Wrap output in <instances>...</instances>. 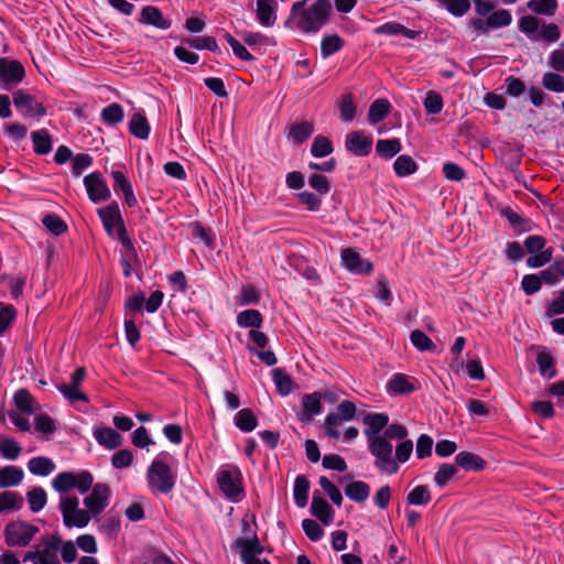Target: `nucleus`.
<instances>
[{"label": "nucleus", "instance_id": "f257e3e1", "mask_svg": "<svg viewBox=\"0 0 564 564\" xmlns=\"http://www.w3.org/2000/svg\"><path fill=\"white\" fill-rule=\"evenodd\" d=\"M304 2H295L292 7V14L297 15V28L304 32L318 31L327 21L332 11L329 0H317L312 7L303 10Z\"/></svg>", "mask_w": 564, "mask_h": 564}, {"label": "nucleus", "instance_id": "f03ea898", "mask_svg": "<svg viewBox=\"0 0 564 564\" xmlns=\"http://www.w3.org/2000/svg\"><path fill=\"white\" fill-rule=\"evenodd\" d=\"M98 216L101 219L104 228L108 236L118 239L122 246L130 252L134 251L133 243L128 236L119 205L111 203L105 207L98 208Z\"/></svg>", "mask_w": 564, "mask_h": 564}, {"label": "nucleus", "instance_id": "7ed1b4c3", "mask_svg": "<svg viewBox=\"0 0 564 564\" xmlns=\"http://www.w3.org/2000/svg\"><path fill=\"white\" fill-rule=\"evenodd\" d=\"M369 442V452L375 457V466L382 474L393 475L400 466L393 459L392 444L382 435L372 437Z\"/></svg>", "mask_w": 564, "mask_h": 564}, {"label": "nucleus", "instance_id": "20e7f679", "mask_svg": "<svg viewBox=\"0 0 564 564\" xmlns=\"http://www.w3.org/2000/svg\"><path fill=\"white\" fill-rule=\"evenodd\" d=\"M62 544V538L58 534H51L42 538L41 542L23 556V562L33 564H59L57 552Z\"/></svg>", "mask_w": 564, "mask_h": 564}, {"label": "nucleus", "instance_id": "39448f33", "mask_svg": "<svg viewBox=\"0 0 564 564\" xmlns=\"http://www.w3.org/2000/svg\"><path fill=\"white\" fill-rule=\"evenodd\" d=\"M59 510L67 528H84L91 519L88 510L79 508V500L74 496H63L59 500Z\"/></svg>", "mask_w": 564, "mask_h": 564}, {"label": "nucleus", "instance_id": "423d86ee", "mask_svg": "<svg viewBox=\"0 0 564 564\" xmlns=\"http://www.w3.org/2000/svg\"><path fill=\"white\" fill-rule=\"evenodd\" d=\"M93 476L90 473L83 470L78 474L73 471L59 473L52 480V487L58 492H67L73 488H77L79 492H87L93 486Z\"/></svg>", "mask_w": 564, "mask_h": 564}, {"label": "nucleus", "instance_id": "0eeeda50", "mask_svg": "<svg viewBox=\"0 0 564 564\" xmlns=\"http://www.w3.org/2000/svg\"><path fill=\"white\" fill-rule=\"evenodd\" d=\"M148 481L151 489L169 494L174 488L175 478L164 462L155 459L148 469Z\"/></svg>", "mask_w": 564, "mask_h": 564}, {"label": "nucleus", "instance_id": "6e6552de", "mask_svg": "<svg viewBox=\"0 0 564 564\" xmlns=\"http://www.w3.org/2000/svg\"><path fill=\"white\" fill-rule=\"evenodd\" d=\"M39 532V528L23 522L13 521L4 528V539L9 546H26L34 535Z\"/></svg>", "mask_w": 564, "mask_h": 564}, {"label": "nucleus", "instance_id": "1a4fd4ad", "mask_svg": "<svg viewBox=\"0 0 564 564\" xmlns=\"http://www.w3.org/2000/svg\"><path fill=\"white\" fill-rule=\"evenodd\" d=\"M221 491L230 499H236L242 492L241 473L238 467L230 466L217 475Z\"/></svg>", "mask_w": 564, "mask_h": 564}, {"label": "nucleus", "instance_id": "9d476101", "mask_svg": "<svg viewBox=\"0 0 564 564\" xmlns=\"http://www.w3.org/2000/svg\"><path fill=\"white\" fill-rule=\"evenodd\" d=\"M25 70L23 65L17 59L0 57V86L10 88L23 80Z\"/></svg>", "mask_w": 564, "mask_h": 564}, {"label": "nucleus", "instance_id": "9b49d317", "mask_svg": "<svg viewBox=\"0 0 564 564\" xmlns=\"http://www.w3.org/2000/svg\"><path fill=\"white\" fill-rule=\"evenodd\" d=\"M110 497V488L106 484H96L91 492L85 497L84 505L86 506L89 514L96 517L101 513L108 506Z\"/></svg>", "mask_w": 564, "mask_h": 564}, {"label": "nucleus", "instance_id": "f8f14e48", "mask_svg": "<svg viewBox=\"0 0 564 564\" xmlns=\"http://www.w3.org/2000/svg\"><path fill=\"white\" fill-rule=\"evenodd\" d=\"M235 546L239 550L241 560L245 564H270L268 560L259 558L263 549L257 538L238 539Z\"/></svg>", "mask_w": 564, "mask_h": 564}, {"label": "nucleus", "instance_id": "ddd939ff", "mask_svg": "<svg viewBox=\"0 0 564 564\" xmlns=\"http://www.w3.org/2000/svg\"><path fill=\"white\" fill-rule=\"evenodd\" d=\"M84 184L91 202L98 203L110 197V189L99 173H90L84 177Z\"/></svg>", "mask_w": 564, "mask_h": 564}, {"label": "nucleus", "instance_id": "4468645a", "mask_svg": "<svg viewBox=\"0 0 564 564\" xmlns=\"http://www.w3.org/2000/svg\"><path fill=\"white\" fill-rule=\"evenodd\" d=\"M14 106L30 117H42L45 115L44 106L33 96L18 90L13 94Z\"/></svg>", "mask_w": 564, "mask_h": 564}, {"label": "nucleus", "instance_id": "2eb2a0df", "mask_svg": "<svg viewBox=\"0 0 564 564\" xmlns=\"http://www.w3.org/2000/svg\"><path fill=\"white\" fill-rule=\"evenodd\" d=\"M341 260L344 265L354 273H370L373 269L370 261L361 258V256L351 248H347L341 251Z\"/></svg>", "mask_w": 564, "mask_h": 564}, {"label": "nucleus", "instance_id": "dca6fc26", "mask_svg": "<svg viewBox=\"0 0 564 564\" xmlns=\"http://www.w3.org/2000/svg\"><path fill=\"white\" fill-rule=\"evenodd\" d=\"M372 139L361 131H354L346 137V148L356 155L364 156L371 151Z\"/></svg>", "mask_w": 564, "mask_h": 564}, {"label": "nucleus", "instance_id": "f3484780", "mask_svg": "<svg viewBox=\"0 0 564 564\" xmlns=\"http://www.w3.org/2000/svg\"><path fill=\"white\" fill-rule=\"evenodd\" d=\"M278 3L275 0H257L256 14L262 26L270 28L276 21Z\"/></svg>", "mask_w": 564, "mask_h": 564}, {"label": "nucleus", "instance_id": "a211bd4d", "mask_svg": "<svg viewBox=\"0 0 564 564\" xmlns=\"http://www.w3.org/2000/svg\"><path fill=\"white\" fill-rule=\"evenodd\" d=\"M140 23L153 25L161 30H167L171 28V20L165 19L162 12L153 6H147L141 10Z\"/></svg>", "mask_w": 564, "mask_h": 564}, {"label": "nucleus", "instance_id": "6ab92c4d", "mask_svg": "<svg viewBox=\"0 0 564 564\" xmlns=\"http://www.w3.org/2000/svg\"><path fill=\"white\" fill-rule=\"evenodd\" d=\"M302 406L303 410L299 414V419L302 422H311L313 416L322 411L321 394L317 392L305 394L302 399Z\"/></svg>", "mask_w": 564, "mask_h": 564}, {"label": "nucleus", "instance_id": "aec40b11", "mask_svg": "<svg viewBox=\"0 0 564 564\" xmlns=\"http://www.w3.org/2000/svg\"><path fill=\"white\" fill-rule=\"evenodd\" d=\"M311 512L325 525L330 524V522L334 519V511L332 507L324 498L319 496H313L311 503Z\"/></svg>", "mask_w": 564, "mask_h": 564}, {"label": "nucleus", "instance_id": "412c9836", "mask_svg": "<svg viewBox=\"0 0 564 564\" xmlns=\"http://www.w3.org/2000/svg\"><path fill=\"white\" fill-rule=\"evenodd\" d=\"M389 417L384 413L365 414L364 423L367 425L365 435L368 441L376 437L378 433L388 424Z\"/></svg>", "mask_w": 564, "mask_h": 564}, {"label": "nucleus", "instance_id": "4be33fe9", "mask_svg": "<svg viewBox=\"0 0 564 564\" xmlns=\"http://www.w3.org/2000/svg\"><path fill=\"white\" fill-rule=\"evenodd\" d=\"M94 435L100 445L109 449H113L122 443L121 435L111 427L97 429Z\"/></svg>", "mask_w": 564, "mask_h": 564}, {"label": "nucleus", "instance_id": "5701e85b", "mask_svg": "<svg viewBox=\"0 0 564 564\" xmlns=\"http://www.w3.org/2000/svg\"><path fill=\"white\" fill-rule=\"evenodd\" d=\"M375 33L376 34H386V35L402 34L405 37L413 40L416 36H419L421 32L410 30L400 23L387 22V23L376 28Z\"/></svg>", "mask_w": 564, "mask_h": 564}, {"label": "nucleus", "instance_id": "b1692460", "mask_svg": "<svg viewBox=\"0 0 564 564\" xmlns=\"http://www.w3.org/2000/svg\"><path fill=\"white\" fill-rule=\"evenodd\" d=\"M456 464L466 470H482L486 462L470 452H460L456 455Z\"/></svg>", "mask_w": 564, "mask_h": 564}, {"label": "nucleus", "instance_id": "393cba45", "mask_svg": "<svg viewBox=\"0 0 564 564\" xmlns=\"http://www.w3.org/2000/svg\"><path fill=\"white\" fill-rule=\"evenodd\" d=\"M345 494L355 502H364L370 495V487L361 480L352 481L345 487Z\"/></svg>", "mask_w": 564, "mask_h": 564}, {"label": "nucleus", "instance_id": "a878e982", "mask_svg": "<svg viewBox=\"0 0 564 564\" xmlns=\"http://www.w3.org/2000/svg\"><path fill=\"white\" fill-rule=\"evenodd\" d=\"M129 130L134 137L147 140L150 133V124L143 115L135 112L129 121Z\"/></svg>", "mask_w": 564, "mask_h": 564}, {"label": "nucleus", "instance_id": "bb28decb", "mask_svg": "<svg viewBox=\"0 0 564 564\" xmlns=\"http://www.w3.org/2000/svg\"><path fill=\"white\" fill-rule=\"evenodd\" d=\"M23 470L17 466H6L0 469V487L18 486L23 479Z\"/></svg>", "mask_w": 564, "mask_h": 564}, {"label": "nucleus", "instance_id": "cd10ccee", "mask_svg": "<svg viewBox=\"0 0 564 564\" xmlns=\"http://www.w3.org/2000/svg\"><path fill=\"white\" fill-rule=\"evenodd\" d=\"M415 387L410 379L402 373L394 375L388 382V390L393 394H405L414 391Z\"/></svg>", "mask_w": 564, "mask_h": 564}, {"label": "nucleus", "instance_id": "c85d7f7f", "mask_svg": "<svg viewBox=\"0 0 564 564\" xmlns=\"http://www.w3.org/2000/svg\"><path fill=\"white\" fill-rule=\"evenodd\" d=\"M28 468L33 475L48 476L55 469V464L52 459L40 456L30 459Z\"/></svg>", "mask_w": 564, "mask_h": 564}, {"label": "nucleus", "instance_id": "c756f323", "mask_svg": "<svg viewBox=\"0 0 564 564\" xmlns=\"http://www.w3.org/2000/svg\"><path fill=\"white\" fill-rule=\"evenodd\" d=\"M390 102L387 99H377L369 108L368 120L375 124L384 119L390 112Z\"/></svg>", "mask_w": 564, "mask_h": 564}, {"label": "nucleus", "instance_id": "7c9ffc66", "mask_svg": "<svg viewBox=\"0 0 564 564\" xmlns=\"http://www.w3.org/2000/svg\"><path fill=\"white\" fill-rule=\"evenodd\" d=\"M402 150L399 139L378 140L376 151L384 159H391Z\"/></svg>", "mask_w": 564, "mask_h": 564}, {"label": "nucleus", "instance_id": "2f4dec72", "mask_svg": "<svg viewBox=\"0 0 564 564\" xmlns=\"http://www.w3.org/2000/svg\"><path fill=\"white\" fill-rule=\"evenodd\" d=\"M32 140L34 144V151L37 154H47L52 150V139L47 130L42 129L32 132Z\"/></svg>", "mask_w": 564, "mask_h": 564}, {"label": "nucleus", "instance_id": "473e14b6", "mask_svg": "<svg viewBox=\"0 0 564 564\" xmlns=\"http://www.w3.org/2000/svg\"><path fill=\"white\" fill-rule=\"evenodd\" d=\"M313 131H314L313 123L307 122V121H303V122L294 123V124L291 126L289 137L295 143H302L307 138L311 137Z\"/></svg>", "mask_w": 564, "mask_h": 564}, {"label": "nucleus", "instance_id": "72a5a7b5", "mask_svg": "<svg viewBox=\"0 0 564 564\" xmlns=\"http://www.w3.org/2000/svg\"><path fill=\"white\" fill-rule=\"evenodd\" d=\"M235 424L241 431L251 432L257 426V417L250 409H242L237 412Z\"/></svg>", "mask_w": 564, "mask_h": 564}, {"label": "nucleus", "instance_id": "f704fd0d", "mask_svg": "<svg viewBox=\"0 0 564 564\" xmlns=\"http://www.w3.org/2000/svg\"><path fill=\"white\" fill-rule=\"evenodd\" d=\"M23 505V498L13 491H3L0 494V512L8 510H20Z\"/></svg>", "mask_w": 564, "mask_h": 564}, {"label": "nucleus", "instance_id": "c9c22d12", "mask_svg": "<svg viewBox=\"0 0 564 564\" xmlns=\"http://www.w3.org/2000/svg\"><path fill=\"white\" fill-rule=\"evenodd\" d=\"M557 0H530L528 8L538 14L554 15L557 10Z\"/></svg>", "mask_w": 564, "mask_h": 564}, {"label": "nucleus", "instance_id": "e433bc0d", "mask_svg": "<svg viewBox=\"0 0 564 564\" xmlns=\"http://www.w3.org/2000/svg\"><path fill=\"white\" fill-rule=\"evenodd\" d=\"M310 482L304 476H299L294 482V500L301 508L305 507L308 499Z\"/></svg>", "mask_w": 564, "mask_h": 564}, {"label": "nucleus", "instance_id": "4c0bfd02", "mask_svg": "<svg viewBox=\"0 0 564 564\" xmlns=\"http://www.w3.org/2000/svg\"><path fill=\"white\" fill-rule=\"evenodd\" d=\"M394 172L398 176H408L417 170L415 161L410 155H400L393 164Z\"/></svg>", "mask_w": 564, "mask_h": 564}, {"label": "nucleus", "instance_id": "58836bf2", "mask_svg": "<svg viewBox=\"0 0 564 564\" xmlns=\"http://www.w3.org/2000/svg\"><path fill=\"white\" fill-rule=\"evenodd\" d=\"M560 72H546L542 77V85L545 89L554 93L564 91V77Z\"/></svg>", "mask_w": 564, "mask_h": 564}, {"label": "nucleus", "instance_id": "ea45409f", "mask_svg": "<svg viewBox=\"0 0 564 564\" xmlns=\"http://www.w3.org/2000/svg\"><path fill=\"white\" fill-rule=\"evenodd\" d=\"M431 500V492L427 486L419 485L411 490L406 496V501L413 506H422L429 503Z\"/></svg>", "mask_w": 564, "mask_h": 564}, {"label": "nucleus", "instance_id": "a19ab883", "mask_svg": "<svg viewBox=\"0 0 564 564\" xmlns=\"http://www.w3.org/2000/svg\"><path fill=\"white\" fill-rule=\"evenodd\" d=\"M26 499L30 505V509L33 512H39L46 505V492L41 487H35L28 491Z\"/></svg>", "mask_w": 564, "mask_h": 564}, {"label": "nucleus", "instance_id": "79ce46f5", "mask_svg": "<svg viewBox=\"0 0 564 564\" xmlns=\"http://www.w3.org/2000/svg\"><path fill=\"white\" fill-rule=\"evenodd\" d=\"M564 276V262H556L550 268L543 270L540 274L541 282L553 285Z\"/></svg>", "mask_w": 564, "mask_h": 564}, {"label": "nucleus", "instance_id": "37998d69", "mask_svg": "<svg viewBox=\"0 0 564 564\" xmlns=\"http://www.w3.org/2000/svg\"><path fill=\"white\" fill-rule=\"evenodd\" d=\"M237 323L241 327H260L262 316L257 310H247L238 315Z\"/></svg>", "mask_w": 564, "mask_h": 564}, {"label": "nucleus", "instance_id": "c03bdc74", "mask_svg": "<svg viewBox=\"0 0 564 564\" xmlns=\"http://www.w3.org/2000/svg\"><path fill=\"white\" fill-rule=\"evenodd\" d=\"M311 152L315 158H324L333 152V145L328 138L317 135L312 144Z\"/></svg>", "mask_w": 564, "mask_h": 564}, {"label": "nucleus", "instance_id": "a18cd8bd", "mask_svg": "<svg viewBox=\"0 0 564 564\" xmlns=\"http://www.w3.org/2000/svg\"><path fill=\"white\" fill-rule=\"evenodd\" d=\"M346 420L340 416V414L330 413L325 417L324 427L326 434L335 440H338L340 437V432L338 431V426L343 424Z\"/></svg>", "mask_w": 564, "mask_h": 564}, {"label": "nucleus", "instance_id": "49530a36", "mask_svg": "<svg viewBox=\"0 0 564 564\" xmlns=\"http://www.w3.org/2000/svg\"><path fill=\"white\" fill-rule=\"evenodd\" d=\"M101 118L108 124H117L123 119V109L119 104H111L102 109Z\"/></svg>", "mask_w": 564, "mask_h": 564}, {"label": "nucleus", "instance_id": "de8ad7c7", "mask_svg": "<svg viewBox=\"0 0 564 564\" xmlns=\"http://www.w3.org/2000/svg\"><path fill=\"white\" fill-rule=\"evenodd\" d=\"M33 398L28 390L20 389L14 394L15 406L24 413L31 414L34 411Z\"/></svg>", "mask_w": 564, "mask_h": 564}, {"label": "nucleus", "instance_id": "09e8293b", "mask_svg": "<svg viewBox=\"0 0 564 564\" xmlns=\"http://www.w3.org/2000/svg\"><path fill=\"white\" fill-rule=\"evenodd\" d=\"M57 389L72 403L76 401L88 402V397L80 391L79 387L63 383L57 386Z\"/></svg>", "mask_w": 564, "mask_h": 564}, {"label": "nucleus", "instance_id": "8fccbe9b", "mask_svg": "<svg viewBox=\"0 0 564 564\" xmlns=\"http://www.w3.org/2000/svg\"><path fill=\"white\" fill-rule=\"evenodd\" d=\"M343 46V40L334 34L325 36L321 43V52L324 57H328L336 53Z\"/></svg>", "mask_w": 564, "mask_h": 564}, {"label": "nucleus", "instance_id": "3c124183", "mask_svg": "<svg viewBox=\"0 0 564 564\" xmlns=\"http://www.w3.org/2000/svg\"><path fill=\"white\" fill-rule=\"evenodd\" d=\"M457 473V468L452 464H442L434 475V481L438 487H444Z\"/></svg>", "mask_w": 564, "mask_h": 564}, {"label": "nucleus", "instance_id": "603ef678", "mask_svg": "<svg viewBox=\"0 0 564 564\" xmlns=\"http://www.w3.org/2000/svg\"><path fill=\"white\" fill-rule=\"evenodd\" d=\"M273 380L278 387V390L281 394H289L292 389V379L289 375H286L282 369H274L273 370Z\"/></svg>", "mask_w": 564, "mask_h": 564}, {"label": "nucleus", "instance_id": "864d4df0", "mask_svg": "<svg viewBox=\"0 0 564 564\" xmlns=\"http://www.w3.org/2000/svg\"><path fill=\"white\" fill-rule=\"evenodd\" d=\"M511 21V13L506 9L497 10L488 17V24L490 28L507 26Z\"/></svg>", "mask_w": 564, "mask_h": 564}, {"label": "nucleus", "instance_id": "5fc2aeb1", "mask_svg": "<svg viewBox=\"0 0 564 564\" xmlns=\"http://www.w3.org/2000/svg\"><path fill=\"white\" fill-rule=\"evenodd\" d=\"M536 362L540 369V372L543 376H546L549 378H552L555 376V369H554V361L550 354L546 352H539Z\"/></svg>", "mask_w": 564, "mask_h": 564}, {"label": "nucleus", "instance_id": "6e6d98bb", "mask_svg": "<svg viewBox=\"0 0 564 564\" xmlns=\"http://www.w3.org/2000/svg\"><path fill=\"white\" fill-rule=\"evenodd\" d=\"M319 485L328 495L329 499L337 506L343 502V496L339 489L325 476L319 477Z\"/></svg>", "mask_w": 564, "mask_h": 564}, {"label": "nucleus", "instance_id": "4d7b16f0", "mask_svg": "<svg viewBox=\"0 0 564 564\" xmlns=\"http://www.w3.org/2000/svg\"><path fill=\"white\" fill-rule=\"evenodd\" d=\"M340 119L343 121H351L355 118L356 105L351 95H345L339 104Z\"/></svg>", "mask_w": 564, "mask_h": 564}, {"label": "nucleus", "instance_id": "13d9d810", "mask_svg": "<svg viewBox=\"0 0 564 564\" xmlns=\"http://www.w3.org/2000/svg\"><path fill=\"white\" fill-rule=\"evenodd\" d=\"M43 225L50 230L52 234L58 236L66 231V224L56 215H46L43 218Z\"/></svg>", "mask_w": 564, "mask_h": 564}, {"label": "nucleus", "instance_id": "bf43d9fd", "mask_svg": "<svg viewBox=\"0 0 564 564\" xmlns=\"http://www.w3.org/2000/svg\"><path fill=\"white\" fill-rule=\"evenodd\" d=\"M455 17L464 15L470 9L469 0H445L443 4Z\"/></svg>", "mask_w": 564, "mask_h": 564}, {"label": "nucleus", "instance_id": "052dcab7", "mask_svg": "<svg viewBox=\"0 0 564 564\" xmlns=\"http://www.w3.org/2000/svg\"><path fill=\"white\" fill-rule=\"evenodd\" d=\"M411 343L419 349V350H431L434 348L433 341L422 332L419 329H415L410 335Z\"/></svg>", "mask_w": 564, "mask_h": 564}, {"label": "nucleus", "instance_id": "680f3d73", "mask_svg": "<svg viewBox=\"0 0 564 564\" xmlns=\"http://www.w3.org/2000/svg\"><path fill=\"white\" fill-rule=\"evenodd\" d=\"M0 452L3 457L13 460V459H17L18 456L20 455L21 447L14 440L7 438L1 442Z\"/></svg>", "mask_w": 564, "mask_h": 564}, {"label": "nucleus", "instance_id": "e2e57ef3", "mask_svg": "<svg viewBox=\"0 0 564 564\" xmlns=\"http://www.w3.org/2000/svg\"><path fill=\"white\" fill-rule=\"evenodd\" d=\"M424 107L429 113L436 115L443 108L442 96L435 91H430L424 99Z\"/></svg>", "mask_w": 564, "mask_h": 564}, {"label": "nucleus", "instance_id": "0e129e2a", "mask_svg": "<svg viewBox=\"0 0 564 564\" xmlns=\"http://www.w3.org/2000/svg\"><path fill=\"white\" fill-rule=\"evenodd\" d=\"M189 45L197 50L219 51L218 44L213 36H197L188 41Z\"/></svg>", "mask_w": 564, "mask_h": 564}, {"label": "nucleus", "instance_id": "69168bd1", "mask_svg": "<svg viewBox=\"0 0 564 564\" xmlns=\"http://www.w3.org/2000/svg\"><path fill=\"white\" fill-rule=\"evenodd\" d=\"M413 452V442L411 440H404L395 447V455L393 459L397 460V464L405 463Z\"/></svg>", "mask_w": 564, "mask_h": 564}, {"label": "nucleus", "instance_id": "338daca9", "mask_svg": "<svg viewBox=\"0 0 564 564\" xmlns=\"http://www.w3.org/2000/svg\"><path fill=\"white\" fill-rule=\"evenodd\" d=\"M302 528H303L305 534L312 541H317L323 536V533H324L323 529L316 521H314L312 519L303 520Z\"/></svg>", "mask_w": 564, "mask_h": 564}, {"label": "nucleus", "instance_id": "774afa93", "mask_svg": "<svg viewBox=\"0 0 564 564\" xmlns=\"http://www.w3.org/2000/svg\"><path fill=\"white\" fill-rule=\"evenodd\" d=\"M540 36L549 43L557 42L561 37L560 28L555 23H545L541 26Z\"/></svg>", "mask_w": 564, "mask_h": 564}]
</instances>
